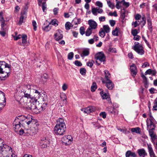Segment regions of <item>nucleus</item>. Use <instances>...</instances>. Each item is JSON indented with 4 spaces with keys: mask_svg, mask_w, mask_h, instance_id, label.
<instances>
[{
    "mask_svg": "<svg viewBox=\"0 0 157 157\" xmlns=\"http://www.w3.org/2000/svg\"><path fill=\"white\" fill-rule=\"evenodd\" d=\"M11 65L4 61H0V79H6L9 76L11 70Z\"/></svg>",
    "mask_w": 157,
    "mask_h": 157,
    "instance_id": "f257e3e1",
    "label": "nucleus"
},
{
    "mask_svg": "<svg viewBox=\"0 0 157 157\" xmlns=\"http://www.w3.org/2000/svg\"><path fill=\"white\" fill-rule=\"evenodd\" d=\"M58 120L55 127L54 132L56 135H62L65 133L66 127L62 118H59Z\"/></svg>",
    "mask_w": 157,
    "mask_h": 157,
    "instance_id": "f03ea898",
    "label": "nucleus"
},
{
    "mask_svg": "<svg viewBox=\"0 0 157 157\" xmlns=\"http://www.w3.org/2000/svg\"><path fill=\"white\" fill-rule=\"evenodd\" d=\"M95 58L96 59V63L98 66L100 65V64L98 62V60H99L101 62L105 61V57L102 52L97 53L95 56Z\"/></svg>",
    "mask_w": 157,
    "mask_h": 157,
    "instance_id": "7ed1b4c3",
    "label": "nucleus"
},
{
    "mask_svg": "<svg viewBox=\"0 0 157 157\" xmlns=\"http://www.w3.org/2000/svg\"><path fill=\"white\" fill-rule=\"evenodd\" d=\"M6 99L5 94L0 90V111H1L6 105Z\"/></svg>",
    "mask_w": 157,
    "mask_h": 157,
    "instance_id": "20e7f679",
    "label": "nucleus"
},
{
    "mask_svg": "<svg viewBox=\"0 0 157 157\" xmlns=\"http://www.w3.org/2000/svg\"><path fill=\"white\" fill-rule=\"evenodd\" d=\"M101 80L103 83L105 84V86L108 89L112 90L114 88V84L110 80L105 81L103 78H101Z\"/></svg>",
    "mask_w": 157,
    "mask_h": 157,
    "instance_id": "39448f33",
    "label": "nucleus"
},
{
    "mask_svg": "<svg viewBox=\"0 0 157 157\" xmlns=\"http://www.w3.org/2000/svg\"><path fill=\"white\" fill-rule=\"evenodd\" d=\"M40 143L42 147L45 148L49 145L50 140L48 137H44L41 139Z\"/></svg>",
    "mask_w": 157,
    "mask_h": 157,
    "instance_id": "423d86ee",
    "label": "nucleus"
},
{
    "mask_svg": "<svg viewBox=\"0 0 157 157\" xmlns=\"http://www.w3.org/2000/svg\"><path fill=\"white\" fill-rule=\"evenodd\" d=\"M24 90L23 91L24 94V97L28 99H32L30 95V86L29 85H26L24 87Z\"/></svg>",
    "mask_w": 157,
    "mask_h": 157,
    "instance_id": "0eeeda50",
    "label": "nucleus"
},
{
    "mask_svg": "<svg viewBox=\"0 0 157 157\" xmlns=\"http://www.w3.org/2000/svg\"><path fill=\"white\" fill-rule=\"evenodd\" d=\"M72 140V137L70 135L65 136L62 139V142L64 143L66 145L71 144Z\"/></svg>",
    "mask_w": 157,
    "mask_h": 157,
    "instance_id": "6e6552de",
    "label": "nucleus"
},
{
    "mask_svg": "<svg viewBox=\"0 0 157 157\" xmlns=\"http://www.w3.org/2000/svg\"><path fill=\"white\" fill-rule=\"evenodd\" d=\"M130 70L131 75L133 77L135 78L137 73V69L134 64H132L130 66Z\"/></svg>",
    "mask_w": 157,
    "mask_h": 157,
    "instance_id": "1a4fd4ad",
    "label": "nucleus"
},
{
    "mask_svg": "<svg viewBox=\"0 0 157 157\" xmlns=\"http://www.w3.org/2000/svg\"><path fill=\"white\" fill-rule=\"evenodd\" d=\"M63 37V32L60 30H58L56 31V33L54 35V39L56 41L61 40Z\"/></svg>",
    "mask_w": 157,
    "mask_h": 157,
    "instance_id": "9d476101",
    "label": "nucleus"
},
{
    "mask_svg": "<svg viewBox=\"0 0 157 157\" xmlns=\"http://www.w3.org/2000/svg\"><path fill=\"white\" fill-rule=\"evenodd\" d=\"M155 121V120L153 117H152L151 119H147L146 122L147 128H151L152 126L153 127L155 126L154 124Z\"/></svg>",
    "mask_w": 157,
    "mask_h": 157,
    "instance_id": "9b49d317",
    "label": "nucleus"
},
{
    "mask_svg": "<svg viewBox=\"0 0 157 157\" xmlns=\"http://www.w3.org/2000/svg\"><path fill=\"white\" fill-rule=\"evenodd\" d=\"M133 49L138 54L141 55H143L144 53V51L143 50V47L142 45H141L139 47L135 46V48Z\"/></svg>",
    "mask_w": 157,
    "mask_h": 157,
    "instance_id": "f8f14e48",
    "label": "nucleus"
},
{
    "mask_svg": "<svg viewBox=\"0 0 157 157\" xmlns=\"http://www.w3.org/2000/svg\"><path fill=\"white\" fill-rule=\"evenodd\" d=\"M38 98L40 99V100H42L43 102L46 103H48V98L47 95L43 93H41L40 95H39Z\"/></svg>",
    "mask_w": 157,
    "mask_h": 157,
    "instance_id": "ddd939ff",
    "label": "nucleus"
},
{
    "mask_svg": "<svg viewBox=\"0 0 157 157\" xmlns=\"http://www.w3.org/2000/svg\"><path fill=\"white\" fill-rule=\"evenodd\" d=\"M88 24L89 25V28L92 29H96L97 26V23L93 20H90L88 21Z\"/></svg>",
    "mask_w": 157,
    "mask_h": 157,
    "instance_id": "4468645a",
    "label": "nucleus"
},
{
    "mask_svg": "<svg viewBox=\"0 0 157 157\" xmlns=\"http://www.w3.org/2000/svg\"><path fill=\"white\" fill-rule=\"evenodd\" d=\"M147 148L150 157H157L154 152L152 146L151 144H147Z\"/></svg>",
    "mask_w": 157,
    "mask_h": 157,
    "instance_id": "2eb2a0df",
    "label": "nucleus"
},
{
    "mask_svg": "<svg viewBox=\"0 0 157 157\" xmlns=\"http://www.w3.org/2000/svg\"><path fill=\"white\" fill-rule=\"evenodd\" d=\"M137 153L141 157H144L147 155V153L144 148L138 149L137 150Z\"/></svg>",
    "mask_w": 157,
    "mask_h": 157,
    "instance_id": "dca6fc26",
    "label": "nucleus"
},
{
    "mask_svg": "<svg viewBox=\"0 0 157 157\" xmlns=\"http://www.w3.org/2000/svg\"><path fill=\"white\" fill-rule=\"evenodd\" d=\"M106 110L111 114H118V110L114 107L109 106L106 109Z\"/></svg>",
    "mask_w": 157,
    "mask_h": 157,
    "instance_id": "f3484780",
    "label": "nucleus"
},
{
    "mask_svg": "<svg viewBox=\"0 0 157 157\" xmlns=\"http://www.w3.org/2000/svg\"><path fill=\"white\" fill-rule=\"evenodd\" d=\"M81 110L82 111H83L85 113H89L94 112V109L92 106H90L84 109H82Z\"/></svg>",
    "mask_w": 157,
    "mask_h": 157,
    "instance_id": "a211bd4d",
    "label": "nucleus"
},
{
    "mask_svg": "<svg viewBox=\"0 0 157 157\" xmlns=\"http://www.w3.org/2000/svg\"><path fill=\"white\" fill-rule=\"evenodd\" d=\"M33 119L31 116L29 115L25 117V119L24 123L25 124H26L27 125H29L32 121Z\"/></svg>",
    "mask_w": 157,
    "mask_h": 157,
    "instance_id": "6ab92c4d",
    "label": "nucleus"
},
{
    "mask_svg": "<svg viewBox=\"0 0 157 157\" xmlns=\"http://www.w3.org/2000/svg\"><path fill=\"white\" fill-rule=\"evenodd\" d=\"M147 22L148 25V29L151 32L152 31V26L151 20L150 17H148L147 18Z\"/></svg>",
    "mask_w": 157,
    "mask_h": 157,
    "instance_id": "aec40b11",
    "label": "nucleus"
},
{
    "mask_svg": "<svg viewBox=\"0 0 157 157\" xmlns=\"http://www.w3.org/2000/svg\"><path fill=\"white\" fill-rule=\"evenodd\" d=\"M100 94L103 99H106L108 100L109 103H112L110 98H108V96L105 93H104L103 91L100 92Z\"/></svg>",
    "mask_w": 157,
    "mask_h": 157,
    "instance_id": "412c9836",
    "label": "nucleus"
},
{
    "mask_svg": "<svg viewBox=\"0 0 157 157\" xmlns=\"http://www.w3.org/2000/svg\"><path fill=\"white\" fill-rule=\"evenodd\" d=\"M126 157H130L131 156L132 157H136V155L135 152H132L130 150H128L126 151L125 154Z\"/></svg>",
    "mask_w": 157,
    "mask_h": 157,
    "instance_id": "4be33fe9",
    "label": "nucleus"
},
{
    "mask_svg": "<svg viewBox=\"0 0 157 157\" xmlns=\"http://www.w3.org/2000/svg\"><path fill=\"white\" fill-rule=\"evenodd\" d=\"M105 75V81H107L110 80L111 78V75L107 70H105L104 71Z\"/></svg>",
    "mask_w": 157,
    "mask_h": 157,
    "instance_id": "5701e85b",
    "label": "nucleus"
},
{
    "mask_svg": "<svg viewBox=\"0 0 157 157\" xmlns=\"http://www.w3.org/2000/svg\"><path fill=\"white\" fill-rule=\"evenodd\" d=\"M90 54V50L89 48H86L84 49L82 53V56H88Z\"/></svg>",
    "mask_w": 157,
    "mask_h": 157,
    "instance_id": "b1692460",
    "label": "nucleus"
},
{
    "mask_svg": "<svg viewBox=\"0 0 157 157\" xmlns=\"http://www.w3.org/2000/svg\"><path fill=\"white\" fill-rule=\"evenodd\" d=\"M126 10L123 8L121 10V13L120 16V18L122 19V21L124 20V18L125 17V13L126 12Z\"/></svg>",
    "mask_w": 157,
    "mask_h": 157,
    "instance_id": "393cba45",
    "label": "nucleus"
},
{
    "mask_svg": "<svg viewBox=\"0 0 157 157\" xmlns=\"http://www.w3.org/2000/svg\"><path fill=\"white\" fill-rule=\"evenodd\" d=\"M26 16V15L25 13H21V16L20 18L19 21L18 22V24L19 25H21L22 24V23L23 22V19Z\"/></svg>",
    "mask_w": 157,
    "mask_h": 157,
    "instance_id": "a878e982",
    "label": "nucleus"
},
{
    "mask_svg": "<svg viewBox=\"0 0 157 157\" xmlns=\"http://www.w3.org/2000/svg\"><path fill=\"white\" fill-rule=\"evenodd\" d=\"M13 125H16V124H21V126L24 127L25 125V124L24 123H21V122L17 118H16L15 120L13 123Z\"/></svg>",
    "mask_w": 157,
    "mask_h": 157,
    "instance_id": "bb28decb",
    "label": "nucleus"
},
{
    "mask_svg": "<svg viewBox=\"0 0 157 157\" xmlns=\"http://www.w3.org/2000/svg\"><path fill=\"white\" fill-rule=\"evenodd\" d=\"M10 151L12 152L13 151L11 147H9L6 144H5L4 147V151H5L6 152H8Z\"/></svg>",
    "mask_w": 157,
    "mask_h": 157,
    "instance_id": "cd10ccee",
    "label": "nucleus"
},
{
    "mask_svg": "<svg viewBox=\"0 0 157 157\" xmlns=\"http://www.w3.org/2000/svg\"><path fill=\"white\" fill-rule=\"evenodd\" d=\"M131 131L132 132H135L138 134H140V128L139 127L132 128L131 129Z\"/></svg>",
    "mask_w": 157,
    "mask_h": 157,
    "instance_id": "c85d7f7f",
    "label": "nucleus"
},
{
    "mask_svg": "<svg viewBox=\"0 0 157 157\" xmlns=\"http://www.w3.org/2000/svg\"><path fill=\"white\" fill-rule=\"evenodd\" d=\"M48 78V76L47 74H46L43 75L41 76V79L43 80V82L44 83L46 82L47 79Z\"/></svg>",
    "mask_w": 157,
    "mask_h": 157,
    "instance_id": "c756f323",
    "label": "nucleus"
},
{
    "mask_svg": "<svg viewBox=\"0 0 157 157\" xmlns=\"http://www.w3.org/2000/svg\"><path fill=\"white\" fill-rule=\"evenodd\" d=\"M149 134L152 140H154L157 138L156 135L154 134V132L148 131Z\"/></svg>",
    "mask_w": 157,
    "mask_h": 157,
    "instance_id": "7c9ffc66",
    "label": "nucleus"
},
{
    "mask_svg": "<svg viewBox=\"0 0 157 157\" xmlns=\"http://www.w3.org/2000/svg\"><path fill=\"white\" fill-rule=\"evenodd\" d=\"M119 29L120 28L119 27H116L115 29L112 31V34L114 36H118Z\"/></svg>",
    "mask_w": 157,
    "mask_h": 157,
    "instance_id": "2f4dec72",
    "label": "nucleus"
},
{
    "mask_svg": "<svg viewBox=\"0 0 157 157\" xmlns=\"http://www.w3.org/2000/svg\"><path fill=\"white\" fill-rule=\"evenodd\" d=\"M105 33L103 29L102 28H101L99 31V36L102 38L104 37L105 35Z\"/></svg>",
    "mask_w": 157,
    "mask_h": 157,
    "instance_id": "473e14b6",
    "label": "nucleus"
},
{
    "mask_svg": "<svg viewBox=\"0 0 157 157\" xmlns=\"http://www.w3.org/2000/svg\"><path fill=\"white\" fill-rule=\"evenodd\" d=\"M104 30L106 33H108L110 32V29L108 25H105L103 26Z\"/></svg>",
    "mask_w": 157,
    "mask_h": 157,
    "instance_id": "72a5a7b5",
    "label": "nucleus"
},
{
    "mask_svg": "<svg viewBox=\"0 0 157 157\" xmlns=\"http://www.w3.org/2000/svg\"><path fill=\"white\" fill-rule=\"evenodd\" d=\"M51 29V26H49V25L42 27V29L44 31L46 32L49 31Z\"/></svg>",
    "mask_w": 157,
    "mask_h": 157,
    "instance_id": "f704fd0d",
    "label": "nucleus"
},
{
    "mask_svg": "<svg viewBox=\"0 0 157 157\" xmlns=\"http://www.w3.org/2000/svg\"><path fill=\"white\" fill-rule=\"evenodd\" d=\"M58 21L56 19L52 20L49 23V25L52 24V25L56 26L58 25Z\"/></svg>",
    "mask_w": 157,
    "mask_h": 157,
    "instance_id": "c9c22d12",
    "label": "nucleus"
},
{
    "mask_svg": "<svg viewBox=\"0 0 157 157\" xmlns=\"http://www.w3.org/2000/svg\"><path fill=\"white\" fill-rule=\"evenodd\" d=\"M92 29L89 27L87 29L86 32V36H89L92 33Z\"/></svg>",
    "mask_w": 157,
    "mask_h": 157,
    "instance_id": "e433bc0d",
    "label": "nucleus"
},
{
    "mask_svg": "<svg viewBox=\"0 0 157 157\" xmlns=\"http://www.w3.org/2000/svg\"><path fill=\"white\" fill-rule=\"evenodd\" d=\"M16 118H17L21 122V123H24L25 119V117L21 115L18 116V117H17Z\"/></svg>",
    "mask_w": 157,
    "mask_h": 157,
    "instance_id": "4c0bfd02",
    "label": "nucleus"
},
{
    "mask_svg": "<svg viewBox=\"0 0 157 157\" xmlns=\"http://www.w3.org/2000/svg\"><path fill=\"white\" fill-rule=\"evenodd\" d=\"M97 88V86L96 82H94L91 87V90L92 92L94 91Z\"/></svg>",
    "mask_w": 157,
    "mask_h": 157,
    "instance_id": "58836bf2",
    "label": "nucleus"
},
{
    "mask_svg": "<svg viewBox=\"0 0 157 157\" xmlns=\"http://www.w3.org/2000/svg\"><path fill=\"white\" fill-rule=\"evenodd\" d=\"M22 43L26 44L27 43V36L26 35L23 34L22 37Z\"/></svg>",
    "mask_w": 157,
    "mask_h": 157,
    "instance_id": "ea45409f",
    "label": "nucleus"
},
{
    "mask_svg": "<svg viewBox=\"0 0 157 157\" xmlns=\"http://www.w3.org/2000/svg\"><path fill=\"white\" fill-rule=\"evenodd\" d=\"M98 10L99 9H98L97 8H92V12L93 14L95 16H97V12H98Z\"/></svg>",
    "mask_w": 157,
    "mask_h": 157,
    "instance_id": "a19ab883",
    "label": "nucleus"
},
{
    "mask_svg": "<svg viewBox=\"0 0 157 157\" xmlns=\"http://www.w3.org/2000/svg\"><path fill=\"white\" fill-rule=\"evenodd\" d=\"M13 128H14L15 131L16 132H17L18 129L21 126V124H16V125H13Z\"/></svg>",
    "mask_w": 157,
    "mask_h": 157,
    "instance_id": "79ce46f5",
    "label": "nucleus"
},
{
    "mask_svg": "<svg viewBox=\"0 0 157 157\" xmlns=\"http://www.w3.org/2000/svg\"><path fill=\"white\" fill-rule=\"evenodd\" d=\"M48 103L43 102V104L40 106L41 110L43 111L47 107Z\"/></svg>",
    "mask_w": 157,
    "mask_h": 157,
    "instance_id": "37998d69",
    "label": "nucleus"
},
{
    "mask_svg": "<svg viewBox=\"0 0 157 157\" xmlns=\"http://www.w3.org/2000/svg\"><path fill=\"white\" fill-rule=\"evenodd\" d=\"M71 23L69 22H67L65 24V29L67 30H69L71 27Z\"/></svg>",
    "mask_w": 157,
    "mask_h": 157,
    "instance_id": "c03bdc74",
    "label": "nucleus"
},
{
    "mask_svg": "<svg viewBox=\"0 0 157 157\" xmlns=\"http://www.w3.org/2000/svg\"><path fill=\"white\" fill-rule=\"evenodd\" d=\"M46 6V2H43L42 4V10L44 12H45V10H46L47 7Z\"/></svg>",
    "mask_w": 157,
    "mask_h": 157,
    "instance_id": "a18cd8bd",
    "label": "nucleus"
},
{
    "mask_svg": "<svg viewBox=\"0 0 157 157\" xmlns=\"http://www.w3.org/2000/svg\"><path fill=\"white\" fill-rule=\"evenodd\" d=\"M80 33L81 35H83L85 33V29L84 27H81L79 29Z\"/></svg>",
    "mask_w": 157,
    "mask_h": 157,
    "instance_id": "49530a36",
    "label": "nucleus"
},
{
    "mask_svg": "<svg viewBox=\"0 0 157 157\" xmlns=\"http://www.w3.org/2000/svg\"><path fill=\"white\" fill-rule=\"evenodd\" d=\"M30 109L32 110L36 109V108H37V107L36 106L35 103H31L30 105Z\"/></svg>",
    "mask_w": 157,
    "mask_h": 157,
    "instance_id": "de8ad7c7",
    "label": "nucleus"
},
{
    "mask_svg": "<svg viewBox=\"0 0 157 157\" xmlns=\"http://www.w3.org/2000/svg\"><path fill=\"white\" fill-rule=\"evenodd\" d=\"M140 24L139 21H136L135 22H133L132 23V25L134 26L135 28L137 27Z\"/></svg>",
    "mask_w": 157,
    "mask_h": 157,
    "instance_id": "09e8293b",
    "label": "nucleus"
},
{
    "mask_svg": "<svg viewBox=\"0 0 157 157\" xmlns=\"http://www.w3.org/2000/svg\"><path fill=\"white\" fill-rule=\"evenodd\" d=\"M80 72L82 75H85L86 73V69L85 68H81L80 69Z\"/></svg>",
    "mask_w": 157,
    "mask_h": 157,
    "instance_id": "8fccbe9b",
    "label": "nucleus"
},
{
    "mask_svg": "<svg viewBox=\"0 0 157 157\" xmlns=\"http://www.w3.org/2000/svg\"><path fill=\"white\" fill-rule=\"evenodd\" d=\"M81 20L80 18H75L74 19L73 22H75V24H79L80 23Z\"/></svg>",
    "mask_w": 157,
    "mask_h": 157,
    "instance_id": "3c124183",
    "label": "nucleus"
},
{
    "mask_svg": "<svg viewBox=\"0 0 157 157\" xmlns=\"http://www.w3.org/2000/svg\"><path fill=\"white\" fill-rule=\"evenodd\" d=\"M32 25L33 27V29L35 31H36V28L37 27V25H36V21H34L33 20L32 21Z\"/></svg>",
    "mask_w": 157,
    "mask_h": 157,
    "instance_id": "603ef678",
    "label": "nucleus"
},
{
    "mask_svg": "<svg viewBox=\"0 0 157 157\" xmlns=\"http://www.w3.org/2000/svg\"><path fill=\"white\" fill-rule=\"evenodd\" d=\"M74 56V53L73 52H71L68 55V59L69 60H71Z\"/></svg>",
    "mask_w": 157,
    "mask_h": 157,
    "instance_id": "864d4df0",
    "label": "nucleus"
},
{
    "mask_svg": "<svg viewBox=\"0 0 157 157\" xmlns=\"http://www.w3.org/2000/svg\"><path fill=\"white\" fill-rule=\"evenodd\" d=\"M94 63V61L93 60H91V62H88L86 63V65L90 67H92L93 65V64Z\"/></svg>",
    "mask_w": 157,
    "mask_h": 157,
    "instance_id": "5fc2aeb1",
    "label": "nucleus"
},
{
    "mask_svg": "<svg viewBox=\"0 0 157 157\" xmlns=\"http://www.w3.org/2000/svg\"><path fill=\"white\" fill-rule=\"evenodd\" d=\"M142 38L144 40V41H145L146 44H147V46L150 49H151V45H150V44H149V43L147 42V40L145 39V37L144 36H142Z\"/></svg>",
    "mask_w": 157,
    "mask_h": 157,
    "instance_id": "6e6d98bb",
    "label": "nucleus"
},
{
    "mask_svg": "<svg viewBox=\"0 0 157 157\" xmlns=\"http://www.w3.org/2000/svg\"><path fill=\"white\" fill-rule=\"evenodd\" d=\"M1 31H0V35L3 37L5 36L6 34V30L5 29H1Z\"/></svg>",
    "mask_w": 157,
    "mask_h": 157,
    "instance_id": "4d7b16f0",
    "label": "nucleus"
},
{
    "mask_svg": "<svg viewBox=\"0 0 157 157\" xmlns=\"http://www.w3.org/2000/svg\"><path fill=\"white\" fill-rule=\"evenodd\" d=\"M74 63L75 65L78 67H81L82 65V64L81 62L78 60L75 61Z\"/></svg>",
    "mask_w": 157,
    "mask_h": 157,
    "instance_id": "13d9d810",
    "label": "nucleus"
},
{
    "mask_svg": "<svg viewBox=\"0 0 157 157\" xmlns=\"http://www.w3.org/2000/svg\"><path fill=\"white\" fill-rule=\"evenodd\" d=\"M150 93L151 94H153L156 93L157 91V90L154 88H151L149 90Z\"/></svg>",
    "mask_w": 157,
    "mask_h": 157,
    "instance_id": "bf43d9fd",
    "label": "nucleus"
},
{
    "mask_svg": "<svg viewBox=\"0 0 157 157\" xmlns=\"http://www.w3.org/2000/svg\"><path fill=\"white\" fill-rule=\"evenodd\" d=\"M107 4L108 6L111 9H113L114 8V4L112 3L110 1H109L108 3H107Z\"/></svg>",
    "mask_w": 157,
    "mask_h": 157,
    "instance_id": "052dcab7",
    "label": "nucleus"
},
{
    "mask_svg": "<svg viewBox=\"0 0 157 157\" xmlns=\"http://www.w3.org/2000/svg\"><path fill=\"white\" fill-rule=\"evenodd\" d=\"M1 145L0 146V153H2V152L4 151V145L3 143L1 144Z\"/></svg>",
    "mask_w": 157,
    "mask_h": 157,
    "instance_id": "680f3d73",
    "label": "nucleus"
},
{
    "mask_svg": "<svg viewBox=\"0 0 157 157\" xmlns=\"http://www.w3.org/2000/svg\"><path fill=\"white\" fill-rule=\"evenodd\" d=\"M131 33L133 36H136L138 33L137 30L136 29L132 30L131 31Z\"/></svg>",
    "mask_w": 157,
    "mask_h": 157,
    "instance_id": "e2e57ef3",
    "label": "nucleus"
},
{
    "mask_svg": "<svg viewBox=\"0 0 157 157\" xmlns=\"http://www.w3.org/2000/svg\"><path fill=\"white\" fill-rule=\"evenodd\" d=\"M109 22L110 25L112 27H113L114 26L116 23V21L115 20H110L109 21Z\"/></svg>",
    "mask_w": 157,
    "mask_h": 157,
    "instance_id": "0e129e2a",
    "label": "nucleus"
},
{
    "mask_svg": "<svg viewBox=\"0 0 157 157\" xmlns=\"http://www.w3.org/2000/svg\"><path fill=\"white\" fill-rule=\"evenodd\" d=\"M95 5L96 6H99L100 7H102L103 6L102 3L100 1H97Z\"/></svg>",
    "mask_w": 157,
    "mask_h": 157,
    "instance_id": "69168bd1",
    "label": "nucleus"
},
{
    "mask_svg": "<svg viewBox=\"0 0 157 157\" xmlns=\"http://www.w3.org/2000/svg\"><path fill=\"white\" fill-rule=\"evenodd\" d=\"M94 123V127L95 128H99L101 127H102V126L100 125L97 122H95Z\"/></svg>",
    "mask_w": 157,
    "mask_h": 157,
    "instance_id": "338daca9",
    "label": "nucleus"
},
{
    "mask_svg": "<svg viewBox=\"0 0 157 157\" xmlns=\"http://www.w3.org/2000/svg\"><path fill=\"white\" fill-rule=\"evenodd\" d=\"M133 40H139L140 39V36L136 35V36H134Z\"/></svg>",
    "mask_w": 157,
    "mask_h": 157,
    "instance_id": "774afa93",
    "label": "nucleus"
}]
</instances>
